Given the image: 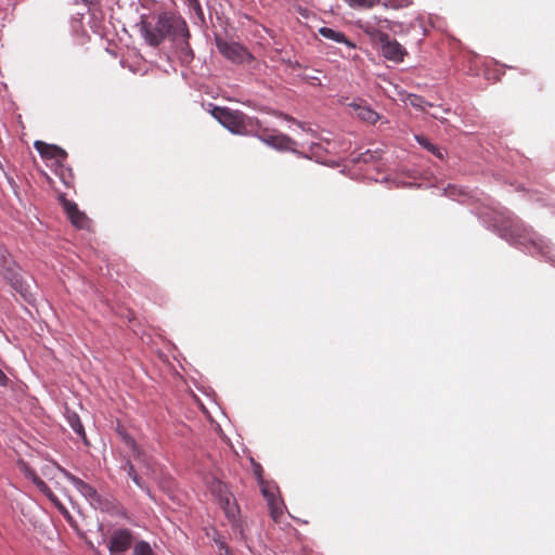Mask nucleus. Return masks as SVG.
<instances>
[{"label":"nucleus","instance_id":"cd10ccee","mask_svg":"<svg viewBox=\"0 0 555 555\" xmlns=\"http://www.w3.org/2000/svg\"><path fill=\"white\" fill-rule=\"evenodd\" d=\"M279 116L283 117L287 121L297 122L293 117H291V116H288L286 114L280 113Z\"/></svg>","mask_w":555,"mask_h":555},{"label":"nucleus","instance_id":"423d86ee","mask_svg":"<svg viewBox=\"0 0 555 555\" xmlns=\"http://www.w3.org/2000/svg\"><path fill=\"white\" fill-rule=\"evenodd\" d=\"M365 33L372 40L380 47L382 54L385 59L395 63H400L406 55V50L397 40L391 39L388 34L383 33L374 27L367 26Z\"/></svg>","mask_w":555,"mask_h":555},{"label":"nucleus","instance_id":"39448f33","mask_svg":"<svg viewBox=\"0 0 555 555\" xmlns=\"http://www.w3.org/2000/svg\"><path fill=\"white\" fill-rule=\"evenodd\" d=\"M251 135L276 151L294 153L297 152V142L294 139L275 129L262 127L259 121L258 125H256Z\"/></svg>","mask_w":555,"mask_h":555},{"label":"nucleus","instance_id":"c85d7f7f","mask_svg":"<svg viewBox=\"0 0 555 555\" xmlns=\"http://www.w3.org/2000/svg\"><path fill=\"white\" fill-rule=\"evenodd\" d=\"M52 503L56 502L57 496L51 491V494L46 495Z\"/></svg>","mask_w":555,"mask_h":555},{"label":"nucleus","instance_id":"2eb2a0df","mask_svg":"<svg viewBox=\"0 0 555 555\" xmlns=\"http://www.w3.org/2000/svg\"><path fill=\"white\" fill-rule=\"evenodd\" d=\"M66 420L72 429L83 439L86 444H88L86 431L78 414L75 412H67Z\"/></svg>","mask_w":555,"mask_h":555},{"label":"nucleus","instance_id":"393cba45","mask_svg":"<svg viewBox=\"0 0 555 555\" xmlns=\"http://www.w3.org/2000/svg\"><path fill=\"white\" fill-rule=\"evenodd\" d=\"M183 40V43H184V48L182 49L183 53L185 54V56H193V52L190 48V44H189V38H181Z\"/></svg>","mask_w":555,"mask_h":555},{"label":"nucleus","instance_id":"aec40b11","mask_svg":"<svg viewBox=\"0 0 555 555\" xmlns=\"http://www.w3.org/2000/svg\"><path fill=\"white\" fill-rule=\"evenodd\" d=\"M408 100L412 106L422 111H425L426 106H433L430 103L426 102L422 96L418 95H410Z\"/></svg>","mask_w":555,"mask_h":555},{"label":"nucleus","instance_id":"dca6fc26","mask_svg":"<svg viewBox=\"0 0 555 555\" xmlns=\"http://www.w3.org/2000/svg\"><path fill=\"white\" fill-rule=\"evenodd\" d=\"M356 112H357V116L369 122V124H375L377 120H378V114L376 112H374L373 109L366 107V106H361V105H358L356 106Z\"/></svg>","mask_w":555,"mask_h":555},{"label":"nucleus","instance_id":"f8f14e48","mask_svg":"<svg viewBox=\"0 0 555 555\" xmlns=\"http://www.w3.org/2000/svg\"><path fill=\"white\" fill-rule=\"evenodd\" d=\"M262 494L267 501L270 515L275 522L280 520L283 516V502L282 500L274 493V490L269 488H262Z\"/></svg>","mask_w":555,"mask_h":555},{"label":"nucleus","instance_id":"6e6552de","mask_svg":"<svg viewBox=\"0 0 555 555\" xmlns=\"http://www.w3.org/2000/svg\"><path fill=\"white\" fill-rule=\"evenodd\" d=\"M1 273L14 291L18 293L25 300H28L30 295L29 285L24 281L21 274V268L15 262H13L1 269Z\"/></svg>","mask_w":555,"mask_h":555},{"label":"nucleus","instance_id":"20e7f679","mask_svg":"<svg viewBox=\"0 0 555 555\" xmlns=\"http://www.w3.org/2000/svg\"><path fill=\"white\" fill-rule=\"evenodd\" d=\"M511 240L519 245L532 246L542 255L547 253L548 244L532 228L526 225L520 220H513L509 224Z\"/></svg>","mask_w":555,"mask_h":555},{"label":"nucleus","instance_id":"a878e982","mask_svg":"<svg viewBox=\"0 0 555 555\" xmlns=\"http://www.w3.org/2000/svg\"><path fill=\"white\" fill-rule=\"evenodd\" d=\"M25 475L27 478H29L33 482H34V478H40L34 469H30V468H26L25 469Z\"/></svg>","mask_w":555,"mask_h":555},{"label":"nucleus","instance_id":"6ab92c4d","mask_svg":"<svg viewBox=\"0 0 555 555\" xmlns=\"http://www.w3.org/2000/svg\"><path fill=\"white\" fill-rule=\"evenodd\" d=\"M352 8H363L371 9L373 8L378 0H345Z\"/></svg>","mask_w":555,"mask_h":555},{"label":"nucleus","instance_id":"f257e3e1","mask_svg":"<svg viewBox=\"0 0 555 555\" xmlns=\"http://www.w3.org/2000/svg\"><path fill=\"white\" fill-rule=\"evenodd\" d=\"M140 30L145 41L152 47H158L165 39L176 41L180 38H190L186 22L173 12L142 16Z\"/></svg>","mask_w":555,"mask_h":555},{"label":"nucleus","instance_id":"b1692460","mask_svg":"<svg viewBox=\"0 0 555 555\" xmlns=\"http://www.w3.org/2000/svg\"><path fill=\"white\" fill-rule=\"evenodd\" d=\"M185 4L196 13H202V8L198 0H184Z\"/></svg>","mask_w":555,"mask_h":555},{"label":"nucleus","instance_id":"9d476101","mask_svg":"<svg viewBox=\"0 0 555 555\" xmlns=\"http://www.w3.org/2000/svg\"><path fill=\"white\" fill-rule=\"evenodd\" d=\"M34 146L42 158L54 159L60 165H62L67 158L66 151L57 145L48 144L43 141H36Z\"/></svg>","mask_w":555,"mask_h":555},{"label":"nucleus","instance_id":"1a4fd4ad","mask_svg":"<svg viewBox=\"0 0 555 555\" xmlns=\"http://www.w3.org/2000/svg\"><path fill=\"white\" fill-rule=\"evenodd\" d=\"M62 206L70 221L77 229H88L90 227V219L87 215L78 209L76 203L61 197Z\"/></svg>","mask_w":555,"mask_h":555},{"label":"nucleus","instance_id":"f3484780","mask_svg":"<svg viewBox=\"0 0 555 555\" xmlns=\"http://www.w3.org/2000/svg\"><path fill=\"white\" fill-rule=\"evenodd\" d=\"M416 141H417V143L421 146H423L424 149H426L427 151L433 153L438 158H442L443 157L440 149L437 147L435 144H433L426 137H424V135H416Z\"/></svg>","mask_w":555,"mask_h":555},{"label":"nucleus","instance_id":"5701e85b","mask_svg":"<svg viewBox=\"0 0 555 555\" xmlns=\"http://www.w3.org/2000/svg\"><path fill=\"white\" fill-rule=\"evenodd\" d=\"M54 506L61 512V514L64 515V517H66L68 520L72 519V516L69 514V512L66 509V507L60 502V500L57 499L56 502L53 503Z\"/></svg>","mask_w":555,"mask_h":555},{"label":"nucleus","instance_id":"412c9836","mask_svg":"<svg viewBox=\"0 0 555 555\" xmlns=\"http://www.w3.org/2000/svg\"><path fill=\"white\" fill-rule=\"evenodd\" d=\"M11 255L3 245H0V270L13 263Z\"/></svg>","mask_w":555,"mask_h":555},{"label":"nucleus","instance_id":"f03ea898","mask_svg":"<svg viewBox=\"0 0 555 555\" xmlns=\"http://www.w3.org/2000/svg\"><path fill=\"white\" fill-rule=\"evenodd\" d=\"M211 115L230 132L238 135H251L258 119L248 117L241 111L229 107L214 106Z\"/></svg>","mask_w":555,"mask_h":555},{"label":"nucleus","instance_id":"7ed1b4c3","mask_svg":"<svg viewBox=\"0 0 555 555\" xmlns=\"http://www.w3.org/2000/svg\"><path fill=\"white\" fill-rule=\"evenodd\" d=\"M107 548L111 555H154L151 545L145 541L134 542L128 529L115 530L108 539Z\"/></svg>","mask_w":555,"mask_h":555},{"label":"nucleus","instance_id":"ddd939ff","mask_svg":"<svg viewBox=\"0 0 555 555\" xmlns=\"http://www.w3.org/2000/svg\"><path fill=\"white\" fill-rule=\"evenodd\" d=\"M117 434L120 436L125 446L132 452L133 457L135 460H141V457L143 456L142 451L140 450L134 439L127 434L126 429L122 426H117Z\"/></svg>","mask_w":555,"mask_h":555},{"label":"nucleus","instance_id":"a211bd4d","mask_svg":"<svg viewBox=\"0 0 555 555\" xmlns=\"http://www.w3.org/2000/svg\"><path fill=\"white\" fill-rule=\"evenodd\" d=\"M131 480L141 489H144L142 478L137 474L133 465L128 461L124 467Z\"/></svg>","mask_w":555,"mask_h":555},{"label":"nucleus","instance_id":"0eeeda50","mask_svg":"<svg viewBox=\"0 0 555 555\" xmlns=\"http://www.w3.org/2000/svg\"><path fill=\"white\" fill-rule=\"evenodd\" d=\"M215 41L218 51L234 64H249L255 61L253 54L238 42L228 41L220 36H216Z\"/></svg>","mask_w":555,"mask_h":555},{"label":"nucleus","instance_id":"bb28decb","mask_svg":"<svg viewBox=\"0 0 555 555\" xmlns=\"http://www.w3.org/2000/svg\"><path fill=\"white\" fill-rule=\"evenodd\" d=\"M8 382H9V378L7 377V375L0 369V385L1 386H5L8 384Z\"/></svg>","mask_w":555,"mask_h":555},{"label":"nucleus","instance_id":"9b49d317","mask_svg":"<svg viewBox=\"0 0 555 555\" xmlns=\"http://www.w3.org/2000/svg\"><path fill=\"white\" fill-rule=\"evenodd\" d=\"M57 469H60L65 478L73 483V486L90 502H98L99 501V494L96 490L90 486L89 483L85 482L80 478L76 477L68 470L61 468L57 466Z\"/></svg>","mask_w":555,"mask_h":555},{"label":"nucleus","instance_id":"4468645a","mask_svg":"<svg viewBox=\"0 0 555 555\" xmlns=\"http://www.w3.org/2000/svg\"><path fill=\"white\" fill-rule=\"evenodd\" d=\"M319 33L322 37L334 40L339 43H345L347 47L351 49L356 47L354 43H352L341 31H337L330 27H321Z\"/></svg>","mask_w":555,"mask_h":555},{"label":"nucleus","instance_id":"4be33fe9","mask_svg":"<svg viewBox=\"0 0 555 555\" xmlns=\"http://www.w3.org/2000/svg\"><path fill=\"white\" fill-rule=\"evenodd\" d=\"M34 483L44 495L51 494V489L41 478H34Z\"/></svg>","mask_w":555,"mask_h":555}]
</instances>
